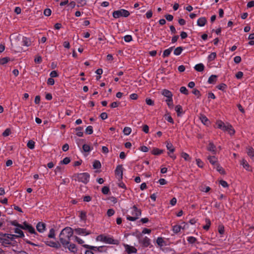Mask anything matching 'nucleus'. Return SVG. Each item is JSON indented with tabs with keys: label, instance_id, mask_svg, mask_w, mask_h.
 <instances>
[{
	"label": "nucleus",
	"instance_id": "46",
	"mask_svg": "<svg viewBox=\"0 0 254 254\" xmlns=\"http://www.w3.org/2000/svg\"><path fill=\"white\" fill-rule=\"evenodd\" d=\"M83 150L85 152H89L91 150V148L89 145L87 144H84L82 146Z\"/></svg>",
	"mask_w": 254,
	"mask_h": 254
},
{
	"label": "nucleus",
	"instance_id": "1",
	"mask_svg": "<svg viewBox=\"0 0 254 254\" xmlns=\"http://www.w3.org/2000/svg\"><path fill=\"white\" fill-rule=\"evenodd\" d=\"M73 234V230L70 227H66L63 229L60 234V241L64 247L69 244L70 238Z\"/></svg>",
	"mask_w": 254,
	"mask_h": 254
},
{
	"label": "nucleus",
	"instance_id": "37",
	"mask_svg": "<svg viewBox=\"0 0 254 254\" xmlns=\"http://www.w3.org/2000/svg\"><path fill=\"white\" fill-rule=\"evenodd\" d=\"M166 147L167 149L169 150L171 153L173 152L175 150L174 147H173L172 144L171 143L167 142Z\"/></svg>",
	"mask_w": 254,
	"mask_h": 254
},
{
	"label": "nucleus",
	"instance_id": "16",
	"mask_svg": "<svg viewBox=\"0 0 254 254\" xmlns=\"http://www.w3.org/2000/svg\"><path fill=\"white\" fill-rule=\"evenodd\" d=\"M65 248H67L68 250L72 253H75L77 252V249L75 244H69L67 246L65 247Z\"/></svg>",
	"mask_w": 254,
	"mask_h": 254
},
{
	"label": "nucleus",
	"instance_id": "58",
	"mask_svg": "<svg viewBox=\"0 0 254 254\" xmlns=\"http://www.w3.org/2000/svg\"><path fill=\"white\" fill-rule=\"evenodd\" d=\"M165 119L169 122L173 124L174 121L172 119V118L169 116V115H166L165 116Z\"/></svg>",
	"mask_w": 254,
	"mask_h": 254
},
{
	"label": "nucleus",
	"instance_id": "34",
	"mask_svg": "<svg viewBox=\"0 0 254 254\" xmlns=\"http://www.w3.org/2000/svg\"><path fill=\"white\" fill-rule=\"evenodd\" d=\"M165 101L166 102L168 107L170 108H173V99L172 97H171V98H167L166 99Z\"/></svg>",
	"mask_w": 254,
	"mask_h": 254
},
{
	"label": "nucleus",
	"instance_id": "60",
	"mask_svg": "<svg viewBox=\"0 0 254 254\" xmlns=\"http://www.w3.org/2000/svg\"><path fill=\"white\" fill-rule=\"evenodd\" d=\"M219 183L224 188H227L228 186L227 183L225 181L221 180Z\"/></svg>",
	"mask_w": 254,
	"mask_h": 254
},
{
	"label": "nucleus",
	"instance_id": "28",
	"mask_svg": "<svg viewBox=\"0 0 254 254\" xmlns=\"http://www.w3.org/2000/svg\"><path fill=\"white\" fill-rule=\"evenodd\" d=\"M183 50V49L182 47H178L174 50V54L176 56H179L182 53Z\"/></svg>",
	"mask_w": 254,
	"mask_h": 254
},
{
	"label": "nucleus",
	"instance_id": "36",
	"mask_svg": "<svg viewBox=\"0 0 254 254\" xmlns=\"http://www.w3.org/2000/svg\"><path fill=\"white\" fill-rule=\"evenodd\" d=\"M131 131V129L129 127H125L123 129V132L125 135H128Z\"/></svg>",
	"mask_w": 254,
	"mask_h": 254
},
{
	"label": "nucleus",
	"instance_id": "21",
	"mask_svg": "<svg viewBox=\"0 0 254 254\" xmlns=\"http://www.w3.org/2000/svg\"><path fill=\"white\" fill-rule=\"evenodd\" d=\"M162 94L164 95L165 97H166L167 98H171V97H172L173 95L172 93L167 89H164L162 90Z\"/></svg>",
	"mask_w": 254,
	"mask_h": 254
},
{
	"label": "nucleus",
	"instance_id": "42",
	"mask_svg": "<svg viewBox=\"0 0 254 254\" xmlns=\"http://www.w3.org/2000/svg\"><path fill=\"white\" fill-rule=\"evenodd\" d=\"M82 128L79 127L76 129V134L79 137L82 136L83 132L82 131Z\"/></svg>",
	"mask_w": 254,
	"mask_h": 254
},
{
	"label": "nucleus",
	"instance_id": "13",
	"mask_svg": "<svg viewBox=\"0 0 254 254\" xmlns=\"http://www.w3.org/2000/svg\"><path fill=\"white\" fill-rule=\"evenodd\" d=\"M141 244L144 247H147L150 244V240L147 237H145L140 241Z\"/></svg>",
	"mask_w": 254,
	"mask_h": 254
},
{
	"label": "nucleus",
	"instance_id": "54",
	"mask_svg": "<svg viewBox=\"0 0 254 254\" xmlns=\"http://www.w3.org/2000/svg\"><path fill=\"white\" fill-rule=\"evenodd\" d=\"M10 130L9 128H6L2 133V135L3 136H8L10 133Z\"/></svg>",
	"mask_w": 254,
	"mask_h": 254
},
{
	"label": "nucleus",
	"instance_id": "62",
	"mask_svg": "<svg viewBox=\"0 0 254 254\" xmlns=\"http://www.w3.org/2000/svg\"><path fill=\"white\" fill-rule=\"evenodd\" d=\"M34 61L35 63L40 64L42 62V57L41 56H37L36 57Z\"/></svg>",
	"mask_w": 254,
	"mask_h": 254
},
{
	"label": "nucleus",
	"instance_id": "40",
	"mask_svg": "<svg viewBox=\"0 0 254 254\" xmlns=\"http://www.w3.org/2000/svg\"><path fill=\"white\" fill-rule=\"evenodd\" d=\"M27 145L29 148L33 149L35 147V142L32 140H30L28 142Z\"/></svg>",
	"mask_w": 254,
	"mask_h": 254
},
{
	"label": "nucleus",
	"instance_id": "52",
	"mask_svg": "<svg viewBox=\"0 0 254 254\" xmlns=\"http://www.w3.org/2000/svg\"><path fill=\"white\" fill-rule=\"evenodd\" d=\"M217 171H218L221 174H224V170L223 168L220 166L219 165H217L216 167H215Z\"/></svg>",
	"mask_w": 254,
	"mask_h": 254
},
{
	"label": "nucleus",
	"instance_id": "47",
	"mask_svg": "<svg viewBox=\"0 0 254 254\" xmlns=\"http://www.w3.org/2000/svg\"><path fill=\"white\" fill-rule=\"evenodd\" d=\"M124 39L126 42H129L132 40V38L131 35H127L124 36Z\"/></svg>",
	"mask_w": 254,
	"mask_h": 254
},
{
	"label": "nucleus",
	"instance_id": "39",
	"mask_svg": "<svg viewBox=\"0 0 254 254\" xmlns=\"http://www.w3.org/2000/svg\"><path fill=\"white\" fill-rule=\"evenodd\" d=\"M163 152L162 150L159 149L158 148H154L152 150V153L154 155H157L161 154Z\"/></svg>",
	"mask_w": 254,
	"mask_h": 254
},
{
	"label": "nucleus",
	"instance_id": "20",
	"mask_svg": "<svg viewBox=\"0 0 254 254\" xmlns=\"http://www.w3.org/2000/svg\"><path fill=\"white\" fill-rule=\"evenodd\" d=\"M22 45L26 46V47H29L31 45L30 40L29 38L25 37H23L22 38Z\"/></svg>",
	"mask_w": 254,
	"mask_h": 254
},
{
	"label": "nucleus",
	"instance_id": "35",
	"mask_svg": "<svg viewBox=\"0 0 254 254\" xmlns=\"http://www.w3.org/2000/svg\"><path fill=\"white\" fill-rule=\"evenodd\" d=\"M188 242L191 244H194L196 242V239L192 236H190L187 238Z\"/></svg>",
	"mask_w": 254,
	"mask_h": 254
},
{
	"label": "nucleus",
	"instance_id": "4",
	"mask_svg": "<svg viewBox=\"0 0 254 254\" xmlns=\"http://www.w3.org/2000/svg\"><path fill=\"white\" fill-rule=\"evenodd\" d=\"M89 178L90 175L87 173H79L76 175V180L84 184H87L89 181Z\"/></svg>",
	"mask_w": 254,
	"mask_h": 254
},
{
	"label": "nucleus",
	"instance_id": "11",
	"mask_svg": "<svg viewBox=\"0 0 254 254\" xmlns=\"http://www.w3.org/2000/svg\"><path fill=\"white\" fill-rule=\"evenodd\" d=\"M46 226L43 223L39 222L36 226L37 231L40 233H43L45 230Z\"/></svg>",
	"mask_w": 254,
	"mask_h": 254
},
{
	"label": "nucleus",
	"instance_id": "18",
	"mask_svg": "<svg viewBox=\"0 0 254 254\" xmlns=\"http://www.w3.org/2000/svg\"><path fill=\"white\" fill-rule=\"evenodd\" d=\"M206 21V19L204 17H202L197 20V24L199 26L202 27L205 25Z\"/></svg>",
	"mask_w": 254,
	"mask_h": 254
},
{
	"label": "nucleus",
	"instance_id": "27",
	"mask_svg": "<svg viewBox=\"0 0 254 254\" xmlns=\"http://www.w3.org/2000/svg\"><path fill=\"white\" fill-rule=\"evenodd\" d=\"M217 126L219 128H220L223 130V129H226V124H225L223 122L221 121H218L217 122Z\"/></svg>",
	"mask_w": 254,
	"mask_h": 254
},
{
	"label": "nucleus",
	"instance_id": "38",
	"mask_svg": "<svg viewBox=\"0 0 254 254\" xmlns=\"http://www.w3.org/2000/svg\"><path fill=\"white\" fill-rule=\"evenodd\" d=\"M181 156L186 160L190 161L191 159L189 155L186 152H182L181 153Z\"/></svg>",
	"mask_w": 254,
	"mask_h": 254
},
{
	"label": "nucleus",
	"instance_id": "63",
	"mask_svg": "<svg viewBox=\"0 0 254 254\" xmlns=\"http://www.w3.org/2000/svg\"><path fill=\"white\" fill-rule=\"evenodd\" d=\"M196 164L199 167L202 168L203 167V162L200 159L196 160Z\"/></svg>",
	"mask_w": 254,
	"mask_h": 254
},
{
	"label": "nucleus",
	"instance_id": "9",
	"mask_svg": "<svg viewBox=\"0 0 254 254\" xmlns=\"http://www.w3.org/2000/svg\"><path fill=\"white\" fill-rule=\"evenodd\" d=\"M124 247L128 254L136 253L137 252V249L133 246H130L127 244H125L124 245Z\"/></svg>",
	"mask_w": 254,
	"mask_h": 254
},
{
	"label": "nucleus",
	"instance_id": "41",
	"mask_svg": "<svg viewBox=\"0 0 254 254\" xmlns=\"http://www.w3.org/2000/svg\"><path fill=\"white\" fill-rule=\"evenodd\" d=\"M93 166L94 169H99L101 168V165L99 161L96 160L94 162Z\"/></svg>",
	"mask_w": 254,
	"mask_h": 254
},
{
	"label": "nucleus",
	"instance_id": "33",
	"mask_svg": "<svg viewBox=\"0 0 254 254\" xmlns=\"http://www.w3.org/2000/svg\"><path fill=\"white\" fill-rule=\"evenodd\" d=\"M216 57V53L215 52L211 53L208 56V60L209 62H211L215 60Z\"/></svg>",
	"mask_w": 254,
	"mask_h": 254
},
{
	"label": "nucleus",
	"instance_id": "53",
	"mask_svg": "<svg viewBox=\"0 0 254 254\" xmlns=\"http://www.w3.org/2000/svg\"><path fill=\"white\" fill-rule=\"evenodd\" d=\"M44 14L45 16H49L51 14V10L49 8H46L44 10Z\"/></svg>",
	"mask_w": 254,
	"mask_h": 254
},
{
	"label": "nucleus",
	"instance_id": "23",
	"mask_svg": "<svg viewBox=\"0 0 254 254\" xmlns=\"http://www.w3.org/2000/svg\"><path fill=\"white\" fill-rule=\"evenodd\" d=\"M173 49V47H170V48L165 50L163 52L162 57L163 58L168 57L170 55L171 53L172 52Z\"/></svg>",
	"mask_w": 254,
	"mask_h": 254
},
{
	"label": "nucleus",
	"instance_id": "44",
	"mask_svg": "<svg viewBox=\"0 0 254 254\" xmlns=\"http://www.w3.org/2000/svg\"><path fill=\"white\" fill-rule=\"evenodd\" d=\"M180 91L185 95H188L189 94L188 89L185 86L181 87L180 89Z\"/></svg>",
	"mask_w": 254,
	"mask_h": 254
},
{
	"label": "nucleus",
	"instance_id": "5",
	"mask_svg": "<svg viewBox=\"0 0 254 254\" xmlns=\"http://www.w3.org/2000/svg\"><path fill=\"white\" fill-rule=\"evenodd\" d=\"M123 167L122 165L117 166L115 174L117 179L120 181L123 178Z\"/></svg>",
	"mask_w": 254,
	"mask_h": 254
},
{
	"label": "nucleus",
	"instance_id": "19",
	"mask_svg": "<svg viewBox=\"0 0 254 254\" xmlns=\"http://www.w3.org/2000/svg\"><path fill=\"white\" fill-rule=\"evenodd\" d=\"M14 233H16V236H17L18 238H21L24 236L23 232L21 230L20 228H16L14 229Z\"/></svg>",
	"mask_w": 254,
	"mask_h": 254
},
{
	"label": "nucleus",
	"instance_id": "59",
	"mask_svg": "<svg viewBox=\"0 0 254 254\" xmlns=\"http://www.w3.org/2000/svg\"><path fill=\"white\" fill-rule=\"evenodd\" d=\"M55 83L54 79L53 78H49L47 80V84L50 85H53Z\"/></svg>",
	"mask_w": 254,
	"mask_h": 254
},
{
	"label": "nucleus",
	"instance_id": "25",
	"mask_svg": "<svg viewBox=\"0 0 254 254\" xmlns=\"http://www.w3.org/2000/svg\"><path fill=\"white\" fill-rule=\"evenodd\" d=\"M209 162L212 164L214 165L215 163L217 161V158L214 156H209L207 158Z\"/></svg>",
	"mask_w": 254,
	"mask_h": 254
},
{
	"label": "nucleus",
	"instance_id": "3",
	"mask_svg": "<svg viewBox=\"0 0 254 254\" xmlns=\"http://www.w3.org/2000/svg\"><path fill=\"white\" fill-rule=\"evenodd\" d=\"M129 14V11L124 9L116 10L113 12V16L115 18H118L120 17H128Z\"/></svg>",
	"mask_w": 254,
	"mask_h": 254
},
{
	"label": "nucleus",
	"instance_id": "31",
	"mask_svg": "<svg viewBox=\"0 0 254 254\" xmlns=\"http://www.w3.org/2000/svg\"><path fill=\"white\" fill-rule=\"evenodd\" d=\"M200 120L204 125H207L209 123V121L207 117L204 115H201L200 116Z\"/></svg>",
	"mask_w": 254,
	"mask_h": 254
},
{
	"label": "nucleus",
	"instance_id": "64",
	"mask_svg": "<svg viewBox=\"0 0 254 254\" xmlns=\"http://www.w3.org/2000/svg\"><path fill=\"white\" fill-rule=\"evenodd\" d=\"M243 76V73L242 71H239L236 74V77L237 79H241V78H242Z\"/></svg>",
	"mask_w": 254,
	"mask_h": 254
},
{
	"label": "nucleus",
	"instance_id": "61",
	"mask_svg": "<svg viewBox=\"0 0 254 254\" xmlns=\"http://www.w3.org/2000/svg\"><path fill=\"white\" fill-rule=\"evenodd\" d=\"M234 61L236 64H239L241 61V58L240 56H236L234 58Z\"/></svg>",
	"mask_w": 254,
	"mask_h": 254
},
{
	"label": "nucleus",
	"instance_id": "10",
	"mask_svg": "<svg viewBox=\"0 0 254 254\" xmlns=\"http://www.w3.org/2000/svg\"><path fill=\"white\" fill-rule=\"evenodd\" d=\"M216 146L213 143V142H209L208 145L207 147V150L211 152L213 154H215L216 153Z\"/></svg>",
	"mask_w": 254,
	"mask_h": 254
},
{
	"label": "nucleus",
	"instance_id": "26",
	"mask_svg": "<svg viewBox=\"0 0 254 254\" xmlns=\"http://www.w3.org/2000/svg\"><path fill=\"white\" fill-rule=\"evenodd\" d=\"M217 76L215 75H211L208 78V82L209 84L214 83L217 79Z\"/></svg>",
	"mask_w": 254,
	"mask_h": 254
},
{
	"label": "nucleus",
	"instance_id": "17",
	"mask_svg": "<svg viewBox=\"0 0 254 254\" xmlns=\"http://www.w3.org/2000/svg\"><path fill=\"white\" fill-rule=\"evenodd\" d=\"M115 241L110 237L105 236V237L103 238V242L107 244H115Z\"/></svg>",
	"mask_w": 254,
	"mask_h": 254
},
{
	"label": "nucleus",
	"instance_id": "48",
	"mask_svg": "<svg viewBox=\"0 0 254 254\" xmlns=\"http://www.w3.org/2000/svg\"><path fill=\"white\" fill-rule=\"evenodd\" d=\"M9 59L8 58H7V57L3 58L0 59V64H6L9 61Z\"/></svg>",
	"mask_w": 254,
	"mask_h": 254
},
{
	"label": "nucleus",
	"instance_id": "15",
	"mask_svg": "<svg viewBox=\"0 0 254 254\" xmlns=\"http://www.w3.org/2000/svg\"><path fill=\"white\" fill-rule=\"evenodd\" d=\"M225 127L226 128L223 129L224 131H227L230 135H233L235 133V130L231 125L226 124Z\"/></svg>",
	"mask_w": 254,
	"mask_h": 254
},
{
	"label": "nucleus",
	"instance_id": "45",
	"mask_svg": "<svg viewBox=\"0 0 254 254\" xmlns=\"http://www.w3.org/2000/svg\"><path fill=\"white\" fill-rule=\"evenodd\" d=\"M55 230L53 228H52L50 230V232L48 234V237L50 238H55Z\"/></svg>",
	"mask_w": 254,
	"mask_h": 254
},
{
	"label": "nucleus",
	"instance_id": "57",
	"mask_svg": "<svg viewBox=\"0 0 254 254\" xmlns=\"http://www.w3.org/2000/svg\"><path fill=\"white\" fill-rule=\"evenodd\" d=\"M50 75L51 78L56 77L58 76V73L56 70H53L51 72Z\"/></svg>",
	"mask_w": 254,
	"mask_h": 254
},
{
	"label": "nucleus",
	"instance_id": "12",
	"mask_svg": "<svg viewBox=\"0 0 254 254\" xmlns=\"http://www.w3.org/2000/svg\"><path fill=\"white\" fill-rule=\"evenodd\" d=\"M241 164L243 166V167L247 171H252V169L249 164V163L247 162V161L243 159L241 162Z\"/></svg>",
	"mask_w": 254,
	"mask_h": 254
},
{
	"label": "nucleus",
	"instance_id": "51",
	"mask_svg": "<svg viewBox=\"0 0 254 254\" xmlns=\"http://www.w3.org/2000/svg\"><path fill=\"white\" fill-rule=\"evenodd\" d=\"M226 85L224 83H221L217 86V88L219 90L224 91L226 88Z\"/></svg>",
	"mask_w": 254,
	"mask_h": 254
},
{
	"label": "nucleus",
	"instance_id": "6",
	"mask_svg": "<svg viewBox=\"0 0 254 254\" xmlns=\"http://www.w3.org/2000/svg\"><path fill=\"white\" fill-rule=\"evenodd\" d=\"M21 226L20 227V228L24 229V230H28L29 233L31 234H36L35 230L33 227H32V226L28 224L26 222H24L23 225L21 224Z\"/></svg>",
	"mask_w": 254,
	"mask_h": 254
},
{
	"label": "nucleus",
	"instance_id": "32",
	"mask_svg": "<svg viewBox=\"0 0 254 254\" xmlns=\"http://www.w3.org/2000/svg\"><path fill=\"white\" fill-rule=\"evenodd\" d=\"M46 244L47 245H48L51 247L56 248H58L60 247V245L59 244H57L54 242H51V241L47 242L46 243Z\"/></svg>",
	"mask_w": 254,
	"mask_h": 254
},
{
	"label": "nucleus",
	"instance_id": "56",
	"mask_svg": "<svg viewBox=\"0 0 254 254\" xmlns=\"http://www.w3.org/2000/svg\"><path fill=\"white\" fill-rule=\"evenodd\" d=\"M145 101L146 103L148 105L153 106L154 105V101L150 98H146Z\"/></svg>",
	"mask_w": 254,
	"mask_h": 254
},
{
	"label": "nucleus",
	"instance_id": "8",
	"mask_svg": "<svg viewBox=\"0 0 254 254\" xmlns=\"http://www.w3.org/2000/svg\"><path fill=\"white\" fill-rule=\"evenodd\" d=\"M187 225L184 222L182 223L181 225H176L173 226L172 230L174 233L177 234L180 232L181 229H185V227Z\"/></svg>",
	"mask_w": 254,
	"mask_h": 254
},
{
	"label": "nucleus",
	"instance_id": "14",
	"mask_svg": "<svg viewBox=\"0 0 254 254\" xmlns=\"http://www.w3.org/2000/svg\"><path fill=\"white\" fill-rule=\"evenodd\" d=\"M175 110L177 113L178 116L179 117L182 116V115H183L184 113L182 107L180 105H177L175 108Z\"/></svg>",
	"mask_w": 254,
	"mask_h": 254
},
{
	"label": "nucleus",
	"instance_id": "55",
	"mask_svg": "<svg viewBox=\"0 0 254 254\" xmlns=\"http://www.w3.org/2000/svg\"><path fill=\"white\" fill-rule=\"evenodd\" d=\"M74 239L75 241L79 244H83L84 242L83 240H82L81 239L77 236H74Z\"/></svg>",
	"mask_w": 254,
	"mask_h": 254
},
{
	"label": "nucleus",
	"instance_id": "49",
	"mask_svg": "<svg viewBox=\"0 0 254 254\" xmlns=\"http://www.w3.org/2000/svg\"><path fill=\"white\" fill-rule=\"evenodd\" d=\"M102 192L104 194H107L109 192V188L106 186L104 187L102 189Z\"/></svg>",
	"mask_w": 254,
	"mask_h": 254
},
{
	"label": "nucleus",
	"instance_id": "43",
	"mask_svg": "<svg viewBox=\"0 0 254 254\" xmlns=\"http://www.w3.org/2000/svg\"><path fill=\"white\" fill-rule=\"evenodd\" d=\"M86 133L91 134L93 133V128L91 126H88L85 129Z\"/></svg>",
	"mask_w": 254,
	"mask_h": 254
},
{
	"label": "nucleus",
	"instance_id": "22",
	"mask_svg": "<svg viewBox=\"0 0 254 254\" xmlns=\"http://www.w3.org/2000/svg\"><path fill=\"white\" fill-rule=\"evenodd\" d=\"M0 243L3 245H6L10 243V240L9 238L0 237Z\"/></svg>",
	"mask_w": 254,
	"mask_h": 254
},
{
	"label": "nucleus",
	"instance_id": "29",
	"mask_svg": "<svg viewBox=\"0 0 254 254\" xmlns=\"http://www.w3.org/2000/svg\"><path fill=\"white\" fill-rule=\"evenodd\" d=\"M247 153L248 155L251 157H253L254 156V149L251 147H249L247 148Z\"/></svg>",
	"mask_w": 254,
	"mask_h": 254
},
{
	"label": "nucleus",
	"instance_id": "2",
	"mask_svg": "<svg viewBox=\"0 0 254 254\" xmlns=\"http://www.w3.org/2000/svg\"><path fill=\"white\" fill-rule=\"evenodd\" d=\"M128 211L130 214H127L126 218L127 220L130 221L136 220L141 215L140 209H138L135 205L130 208Z\"/></svg>",
	"mask_w": 254,
	"mask_h": 254
},
{
	"label": "nucleus",
	"instance_id": "7",
	"mask_svg": "<svg viewBox=\"0 0 254 254\" xmlns=\"http://www.w3.org/2000/svg\"><path fill=\"white\" fill-rule=\"evenodd\" d=\"M76 234L79 235L86 236L91 234V232L87 231L85 229L76 228L74 230Z\"/></svg>",
	"mask_w": 254,
	"mask_h": 254
},
{
	"label": "nucleus",
	"instance_id": "24",
	"mask_svg": "<svg viewBox=\"0 0 254 254\" xmlns=\"http://www.w3.org/2000/svg\"><path fill=\"white\" fill-rule=\"evenodd\" d=\"M204 65L202 64H198L195 65L194 69L197 71H202L204 70Z\"/></svg>",
	"mask_w": 254,
	"mask_h": 254
},
{
	"label": "nucleus",
	"instance_id": "50",
	"mask_svg": "<svg viewBox=\"0 0 254 254\" xmlns=\"http://www.w3.org/2000/svg\"><path fill=\"white\" fill-rule=\"evenodd\" d=\"M70 161V158L69 157H65L64 158L63 161H61V163L62 164H68Z\"/></svg>",
	"mask_w": 254,
	"mask_h": 254
},
{
	"label": "nucleus",
	"instance_id": "30",
	"mask_svg": "<svg viewBox=\"0 0 254 254\" xmlns=\"http://www.w3.org/2000/svg\"><path fill=\"white\" fill-rule=\"evenodd\" d=\"M156 243L160 247H162L165 245V241L162 237H158L157 239Z\"/></svg>",
	"mask_w": 254,
	"mask_h": 254
}]
</instances>
